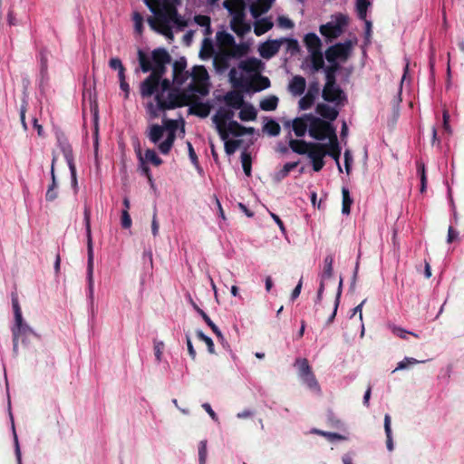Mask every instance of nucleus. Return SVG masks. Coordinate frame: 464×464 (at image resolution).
<instances>
[{
    "mask_svg": "<svg viewBox=\"0 0 464 464\" xmlns=\"http://www.w3.org/2000/svg\"><path fill=\"white\" fill-rule=\"evenodd\" d=\"M227 133L232 134L235 137H241L244 135V126L239 124L236 121H230L227 124Z\"/></svg>",
    "mask_w": 464,
    "mask_h": 464,
    "instance_id": "c03bdc74",
    "label": "nucleus"
},
{
    "mask_svg": "<svg viewBox=\"0 0 464 464\" xmlns=\"http://www.w3.org/2000/svg\"><path fill=\"white\" fill-rule=\"evenodd\" d=\"M165 132V128L159 124H151L149 128V132L147 134L149 140L157 144L163 137Z\"/></svg>",
    "mask_w": 464,
    "mask_h": 464,
    "instance_id": "c85d7f7f",
    "label": "nucleus"
},
{
    "mask_svg": "<svg viewBox=\"0 0 464 464\" xmlns=\"http://www.w3.org/2000/svg\"><path fill=\"white\" fill-rule=\"evenodd\" d=\"M194 21L198 25H199L201 27H205V28L210 27L211 20H210V17L208 15L197 14L194 16Z\"/></svg>",
    "mask_w": 464,
    "mask_h": 464,
    "instance_id": "052dcab7",
    "label": "nucleus"
},
{
    "mask_svg": "<svg viewBox=\"0 0 464 464\" xmlns=\"http://www.w3.org/2000/svg\"><path fill=\"white\" fill-rule=\"evenodd\" d=\"M333 263H334V257L332 255H328L325 256L324 260V270L322 274L323 280L331 278L333 276Z\"/></svg>",
    "mask_w": 464,
    "mask_h": 464,
    "instance_id": "37998d69",
    "label": "nucleus"
},
{
    "mask_svg": "<svg viewBox=\"0 0 464 464\" xmlns=\"http://www.w3.org/2000/svg\"><path fill=\"white\" fill-rule=\"evenodd\" d=\"M236 53L233 52H220L214 56L213 64L218 72H225L229 67V60Z\"/></svg>",
    "mask_w": 464,
    "mask_h": 464,
    "instance_id": "2eb2a0df",
    "label": "nucleus"
},
{
    "mask_svg": "<svg viewBox=\"0 0 464 464\" xmlns=\"http://www.w3.org/2000/svg\"><path fill=\"white\" fill-rule=\"evenodd\" d=\"M305 87V79L303 76L295 75L292 78L291 82H289L288 90L292 94L299 96L304 92Z\"/></svg>",
    "mask_w": 464,
    "mask_h": 464,
    "instance_id": "6ab92c4d",
    "label": "nucleus"
},
{
    "mask_svg": "<svg viewBox=\"0 0 464 464\" xmlns=\"http://www.w3.org/2000/svg\"><path fill=\"white\" fill-rule=\"evenodd\" d=\"M348 24V18L346 15L340 14L336 16L335 22H328L322 24L319 31L323 36L328 41L338 38L343 32V27Z\"/></svg>",
    "mask_w": 464,
    "mask_h": 464,
    "instance_id": "0eeeda50",
    "label": "nucleus"
},
{
    "mask_svg": "<svg viewBox=\"0 0 464 464\" xmlns=\"http://www.w3.org/2000/svg\"><path fill=\"white\" fill-rule=\"evenodd\" d=\"M304 43L309 53L322 51V41L314 33H308L305 34Z\"/></svg>",
    "mask_w": 464,
    "mask_h": 464,
    "instance_id": "a211bd4d",
    "label": "nucleus"
},
{
    "mask_svg": "<svg viewBox=\"0 0 464 464\" xmlns=\"http://www.w3.org/2000/svg\"><path fill=\"white\" fill-rule=\"evenodd\" d=\"M315 111L323 119L329 121H335L339 114V111L335 108L325 103H318Z\"/></svg>",
    "mask_w": 464,
    "mask_h": 464,
    "instance_id": "f3484780",
    "label": "nucleus"
},
{
    "mask_svg": "<svg viewBox=\"0 0 464 464\" xmlns=\"http://www.w3.org/2000/svg\"><path fill=\"white\" fill-rule=\"evenodd\" d=\"M307 121L305 115L304 117L295 118L293 121V130L297 137H303L305 134L307 128H309L306 122Z\"/></svg>",
    "mask_w": 464,
    "mask_h": 464,
    "instance_id": "c756f323",
    "label": "nucleus"
},
{
    "mask_svg": "<svg viewBox=\"0 0 464 464\" xmlns=\"http://www.w3.org/2000/svg\"><path fill=\"white\" fill-rule=\"evenodd\" d=\"M233 116V111L225 108H219L212 118L222 140H226L228 138L227 130L228 124L227 121H232Z\"/></svg>",
    "mask_w": 464,
    "mask_h": 464,
    "instance_id": "6e6552de",
    "label": "nucleus"
},
{
    "mask_svg": "<svg viewBox=\"0 0 464 464\" xmlns=\"http://www.w3.org/2000/svg\"><path fill=\"white\" fill-rule=\"evenodd\" d=\"M327 149H325V156L329 155L332 157L337 163L338 169L342 171V168L339 164V159L341 156V147L339 145L337 135H334L331 140H329V143H326Z\"/></svg>",
    "mask_w": 464,
    "mask_h": 464,
    "instance_id": "dca6fc26",
    "label": "nucleus"
},
{
    "mask_svg": "<svg viewBox=\"0 0 464 464\" xmlns=\"http://www.w3.org/2000/svg\"><path fill=\"white\" fill-rule=\"evenodd\" d=\"M56 188H57V184H50L49 185L48 189L45 194V199L47 201L51 202L57 198L58 193H57Z\"/></svg>",
    "mask_w": 464,
    "mask_h": 464,
    "instance_id": "e2e57ef3",
    "label": "nucleus"
},
{
    "mask_svg": "<svg viewBox=\"0 0 464 464\" xmlns=\"http://www.w3.org/2000/svg\"><path fill=\"white\" fill-rule=\"evenodd\" d=\"M392 333L397 335L398 337L401 338V339H406L407 338V334H411L416 338H419V335L415 333H412V332H409V331H406L405 329L401 328V327H398V326H393L392 328Z\"/></svg>",
    "mask_w": 464,
    "mask_h": 464,
    "instance_id": "680f3d73",
    "label": "nucleus"
},
{
    "mask_svg": "<svg viewBox=\"0 0 464 464\" xmlns=\"http://www.w3.org/2000/svg\"><path fill=\"white\" fill-rule=\"evenodd\" d=\"M298 164H299V161L285 163L284 165V167L275 174V179L276 181L283 180L289 175L291 170H293L294 169H295L298 166Z\"/></svg>",
    "mask_w": 464,
    "mask_h": 464,
    "instance_id": "c9c22d12",
    "label": "nucleus"
},
{
    "mask_svg": "<svg viewBox=\"0 0 464 464\" xmlns=\"http://www.w3.org/2000/svg\"><path fill=\"white\" fill-rule=\"evenodd\" d=\"M312 67L314 72L324 68V61L322 51L310 53Z\"/></svg>",
    "mask_w": 464,
    "mask_h": 464,
    "instance_id": "58836bf2",
    "label": "nucleus"
},
{
    "mask_svg": "<svg viewBox=\"0 0 464 464\" xmlns=\"http://www.w3.org/2000/svg\"><path fill=\"white\" fill-rule=\"evenodd\" d=\"M121 227L125 229L130 228L132 225V221H131L130 213L127 210L121 211Z\"/></svg>",
    "mask_w": 464,
    "mask_h": 464,
    "instance_id": "338daca9",
    "label": "nucleus"
},
{
    "mask_svg": "<svg viewBox=\"0 0 464 464\" xmlns=\"http://www.w3.org/2000/svg\"><path fill=\"white\" fill-rule=\"evenodd\" d=\"M224 99L226 103L234 109H240L244 105L243 95L236 91L228 92L225 95Z\"/></svg>",
    "mask_w": 464,
    "mask_h": 464,
    "instance_id": "4be33fe9",
    "label": "nucleus"
},
{
    "mask_svg": "<svg viewBox=\"0 0 464 464\" xmlns=\"http://www.w3.org/2000/svg\"><path fill=\"white\" fill-rule=\"evenodd\" d=\"M58 142L67 164L74 163L72 149L67 139L64 137H59Z\"/></svg>",
    "mask_w": 464,
    "mask_h": 464,
    "instance_id": "bb28decb",
    "label": "nucleus"
},
{
    "mask_svg": "<svg viewBox=\"0 0 464 464\" xmlns=\"http://www.w3.org/2000/svg\"><path fill=\"white\" fill-rule=\"evenodd\" d=\"M137 54L142 72H150V74L140 83V88L141 97L148 98L159 92L160 80L167 72V65L171 62V56L163 47L154 49L150 57L141 49L138 50Z\"/></svg>",
    "mask_w": 464,
    "mask_h": 464,
    "instance_id": "f257e3e1",
    "label": "nucleus"
},
{
    "mask_svg": "<svg viewBox=\"0 0 464 464\" xmlns=\"http://www.w3.org/2000/svg\"><path fill=\"white\" fill-rule=\"evenodd\" d=\"M223 6L232 14V17L239 14V12L245 14L244 0H225Z\"/></svg>",
    "mask_w": 464,
    "mask_h": 464,
    "instance_id": "b1692460",
    "label": "nucleus"
},
{
    "mask_svg": "<svg viewBox=\"0 0 464 464\" xmlns=\"http://www.w3.org/2000/svg\"><path fill=\"white\" fill-rule=\"evenodd\" d=\"M193 96L186 93L185 92H179V90L169 91L168 97L165 100L162 92H157L155 95L156 103L160 111L173 110L180 108L191 103Z\"/></svg>",
    "mask_w": 464,
    "mask_h": 464,
    "instance_id": "7ed1b4c3",
    "label": "nucleus"
},
{
    "mask_svg": "<svg viewBox=\"0 0 464 464\" xmlns=\"http://www.w3.org/2000/svg\"><path fill=\"white\" fill-rule=\"evenodd\" d=\"M273 0H256L250 6V12L254 17H258L262 14L268 12L271 8Z\"/></svg>",
    "mask_w": 464,
    "mask_h": 464,
    "instance_id": "aec40b11",
    "label": "nucleus"
},
{
    "mask_svg": "<svg viewBox=\"0 0 464 464\" xmlns=\"http://www.w3.org/2000/svg\"><path fill=\"white\" fill-rule=\"evenodd\" d=\"M278 104V98L275 95H270L260 102V109L266 111H275Z\"/></svg>",
    "mask_w": 464,
    "mask_h": 464,
    "instance_id": "e433bc0d",
    "label": "nucleus"
},
{
    "mask_svg": "<svg viewBox=\"0 0 464 464\" xmlns=\"http://www.w3.org/2000/svg\"><path fill=\"white\" fill-rule=\"evenodd\" d=\"M342 285H343V279L341 278L340 282H339V287H338V291L336 294V297L334 300V309H333V312H332L331 315L329 316L328 320L326 321V324H331L336 316V313H337V309H338V306L340 304V298H341V295H342Z\"/></svg>",
    "mask_w": 464,
    "mask_h": 464,
    "instance_id": "a18cd8bd",
    "label": "nucleus"
},
{
    "mask_svg": "<svg viewBox=\"0 0 464 464\" xmlns=\"http://www.w3.org/2000/svg\"><path fill=\"white\" fill-rule=\"evenodd\" d=\"M202 319L204 322L211 328L213 333L217 335V337L220 340H223V334L218 329V327L212 322V320L209 318V316L207 314H203Z\"/></svg>",
    "mask_w": 464,
    "mask_h": 464,
    "instance_id": "4d7b16f0",
    "label": "nucleus"
},
{
    "mask_svg": "<svg viewBox=\"0 0 464 464\" xmlns=\"http://www.w3.org/2000/svg\"><path fill=\"white\" fill-rule=\"evenodd\" d=\"M256 111L253 107V105L248 104L242 107L241 111H239V119L244 121H255L256 119Z\"/></svg>",
    "mask_w": 464,
    "mask_h": 464,
    "instance_id": "72a5a7b5",
    "label": "nucleus"
},
{
    "mask_svg": "<svg viewBox=\"0 0 464 464\" xmlns=\"http://www.w3.org/2000/svg\"><path fill=\"white\" fill-rule=\"evenodd\" d=\"M280 130V125L274 120H269L264 126V130L271 136H277Z\"/></svg>",
    "mask_w": 464,
    "mask_h": 464,
    "instance_id": "8fccbe9b",
    "label": "nucleus"
},
{
    "mask_svg": "<svg viewBox=\"0 0 464 464\" xmlns=\"http://www.w3.org/2000/svg\"><path fill=\"white\" fill-rule=\"evenodd\" d=\"M217 40L221 46H234L237 50L243 48L236 45L233 35L227 32H218L217 34Z\"/></svg>",
    "mask_w": 464,
    "mask_h": 464,
    "instance_id": "473e14b6",
    "label": "nucleus"
},
{
    "mask_svg": "<svg viewBox=\"0 0 464 464\" xmlns=\"http://www.w3.org/2000/svg\"><path fill=\"white\" fill-rule=\"evenodd\" d=\"M178 3L165 2L156 13L155 17H150L148 24L150 28L166 36H172L170 22H173L179 15L176 5Z\"/></svg>",
    "mask_w": 464,
    "mask_h": 464,
    "instance_id": "f03ea898",
    "label": "nucleus"
},
{
    "mask_svg": "<svg viewBox=\"0 0 464 464\" xmlns=\"http://www.w3.org/2000/svg\"><path fill=\"white\" fill-rule=\"evenodd\" d=\"M314 432L327 438L330 440H344V437L343 435H341L339 433H335V432H327V431H323V430H314Z\"/></svg>",
    "mask_w": 464,
    "mask_h": 464,
    "instance_id": "69168bd1",
    "label": "nucleus"
},
{
    "mask_svg": "<svg viewBox=\"0 0 464 464\" xmlns=\"http://www.w3.org/2000/svg\"><path fill=\"white\" fill-rule=\"evenodd\" d=\"M241 162H242V168H243L245 174L247 177L251 176L252 160H251L250 154L246 151L242 152Z\"/></svg>",
    "mask_w": 464,
    "mask_h": 464,
    "instance_id": "09e8293b",
    "label": "nucleus"
},
{
    "mask_svg": "<svg viewBox=\"0 0 464 464\" xmlns=\"http://www.w3.org/2000/svg\"><path fill=\"white\" fill-rule=\"evenodd\" d=\"M175 140H176L175 131L173 130H170L168 132L166 140L159 144V150L160 151V153H162L164 155L169 154V152L170 151V150L174 144Z\"/></svg>",
    "mask_w": 464,
    "mask_h": 464,
    "instance_id": "2f4dec72",
    "label": "nucleus"
},
{
    "mask_svg": "<svg viewBox=\"0 0 464 464\" xmlns=\"http://www.w3.org/2000/svg\"><path fill=\"white\" fill-rule=\"evenodd\" d=\"M236 70L230 71V78L235 86H240L245 92H261L270 87V80L259 72L253 76L250 80L236 79L234 74Z\"/></svg>",
    "mask_w": 464,
    "mask_h": 464,
    "instance_id": "423d86ee",
    "label": "nucleus"
},
{
    "mask_svg": "<svg viewBox=\"0 0 464 464\" xmlns=\"http://www.w3.org/2000/svg\"><path fill=\"white\" fill-rule=\"evenodd\" d=\"M225 141V151L227 155H232L236 152V150L241 146V140H228V138L224 140Z\"/></svg>",
    "mask_w": 464,
    "mask_h": 464,
    "instance_id": "de8ad7c7",
    "label": "nucleus"
},
{
    "mask_svg": "<svg viewBox=\"0 0 464 464\" xmlns=\"http://www.w3.org/2000/svg\"><path fill=\"white\" fill-rule=\"evenodd\" d=\"M295 366L301 377H314V373L309 365V362L305 358H298L295 360Z\"/></svg>",
    "mask_w": 464,
    "mask_h": 464,
    "instance_id": "a878e982",
    "label": "nucleus"
},
{
    "mask_svg": "<svg viewBox=\"0 0 464 464\" xmlns=\"http://www.w3.org/2000/svg\"><path fill=\"white\" fill-rule=\"evenodd\" d=\"M84 224L86 228L87 237V249H88V262H87V279H88V290L89 298L93 301L94 298V280H93V247H92V237L91 230V209L90 208H84L83 211Z\"/></svg>",
    "mask_w": 464,
    "mask_h": 464,
    "instance_id": "20e7f679",
    "label": "nucleus"
},
{
    "mask_svg": "<svg viewBox=\"0 0 464 464\" xmlns=\"http://www.w3.org/2000/svg\"><path fill=\"white\" fill-rule=\"evenodd\" d=\"M315 100L314 93L312 92V87H309L307 93L299 100L300 110H308L312 107Z\"/></svg>",
    "mask_w": 464,
    "mask_h": 464,
    "instance_id": "4c0bfd02",
    "label": "nucleus"
},
{
    "mask_svg": "<svg viewBox=\"0 0 464 464\" xmlns=\"http://www.w3.org/2000/svg\"><path fill=\"white\" fill-rule=\"evenodd\" d=\"M186 66L187 62L184 58L173 63V82L179 85L183 84L189 76L188 72L185 71Z\"/></svg>",
    "mask_w": 464,
    "mask_h": 464,
    "instance_id": "ddd939ff",
    "label": "nucleus"
},
{
    "mask_svg": "<svg viewBox=\"0 0 464 464\" xmlns=\"http://www.w3.org/2000/svg\"><path fill=\"white\" fill-rule=\"evenodd\" d=\"M322 97L325 102H334L336 105L343 104L347 99L344 92L336 82L324 83Z\"/></svg>",
    "mask_w": 464,
    "mask_h": 464,
    "instance_id": "1a4fd4ad",
    "label": "nucleus"
},
{
    "mask_svg": "<svg viewBox=\"0 0 464 464\" xmlns=\"http://www.w3.org/2000/svg\"><path fill=\"white\" fill-rule=\"evenodd\" d=\"M384 430L386 434V445L387 449L392 451L393 450V442L392 438V428H391V416L385 414L384 416Z\"/></svg>",
    "mask_w": 464,
    "mask_h": 464,
    "instance_id": "79ce46f5",
    "label": "nucleus"
},
{
    "mask_svg": "<svg viewBox=\"0 0 464 464\" xmlns=\"http://www.w3.org/2000/svg\"><path fill=\"white\" fill-rule=\"evenodd\" d=\"M145 158L156 167L161 165L163 162L162 160L157 155L156 151L150 149H148L145 151Z\"/></svg>",
    "mask_w": 464,
    "mask_h": 464,
    "instance_id": "5fc2aeb1",
    "label": "nucleus"
},
{
    "mask_svg": "<svg viewBox=\"0 0 464 464\" xmlns=\"http://www.w3.org/2000/svg\"><path fill=\"white\" fill-rule=\"evenodd\" d=\"M327 144L320 142H312L307 151V155L310 160L314 159H324L325 157V149Z\"/></svg>",
    "mask_w": 464,
    "mask_h": 464,
    "instance_id": "5701e85b",
    "label": "nucleus"
},
{
    "mask_svg": "<svg viewBox=\"0 0 464 464\" xmlns=\"http://www.w3.org/2000/svg\"><path fill=\"white\" fill-rule=\"evenodd\" d=\"M132 20L134 22V27L138 34H141L143 31V16L139 12H134L132 15Z\"/></svg>",
    "mask_w": 464,
    "mask_h": 464,
    "instance_id": "13d9d810",
    "label": "nucleus"
},
{
    "mask_svg": "<svg viewBox=\"0 0 464 464\" xmlns=\"http://www.w3.org/2000/svg\"><path fill=\"white\" fill-rule=\"evenodd\" d=\"M273 27V23L267 18L257 20L254 25V33L256 35L260 36L268 32Z\"/></svg>",
    "mask_w": 464,
    "mask_h": 464,
    "instance_id": "7c9ffc66",
    "label": "nucleus"
},
{
    "mask_svg": "<svg viewBox=\"0 0 464 464\" xmlns=\"http://www.w3.org/2000/svg\"><path fill=\"white\" fill-rule=\"evenodd\" d=\"M109 65L112 70L125 71V68L119 58H111L109 62Z\"/></svg>",
    "mask_w": 464,
    "mask_h": 464,
    "instance_id": "774afa93",
    "label": "nucleus"
},
{
    "mask_svg": "<svg viewBox=\"0 0 464 464\" xmlns=\"http://www.w3.org/2000/svg\"><path fill=\"white\" fill-rule=\"evenodd\" d=\"M340 70V64L338 63H330L324 68L325 72V83H335L336 82V72Z\"/></svg>",
    "mask_w": 464,
    "mask_h": 464,
    "instance_id": "f704fd0d",
    "label": "nucleus"
},
{
    "mask_svg": "<svg viewBox=\"0 0 464 464\" xmlns=\"http://www.w3.org/2000/svg\"><path fill=\"white\" fill-rule=\"evenodd\" d=\"M419 362H420V361H418L414 358L406 357L404 360H402L401 362H400L398 363V366L394 370H392V372H394L397 370L409 368L410 366L418 364Z\"/></svg>",
    "mask_w": 464,
    "mask_h": 464,
    "instance_id": "bf43d9fd",
    "label": "nucleus"
},
{
    "mask_svg": "<svg viewBox=\"0 0 464 464\" xmlns=\"http://www.w3.org/2000/svg\"><path fill=\"white\" fill-rule=\"evenodd\" d=\"M343 206L342 212L343 214H349L351 211V205L353 204V199L350 197L349 190L346 188H343Z\"/></svg>",
    "mask_w": 464,
    "mask_h": 464,
    "instance_id": "49530a36",
    "label": "nucleus"
},
{
    "mask_svg": "<svg viewBox=\"0 0 464 464\" xmlns=\"http://www.w3.org/2000/svg\"><path fill=\"white\" fill-rule=\"evenodd\" d=\"M13 343H14V351L16 352L18 346V341L21 338L24 343V338L27 337L30 334H35L34 331L23 322V317L21 318V323H16L13 327Z\"/></svg>",
    "mask_w": 464,
    "mask_h": 464,
    "instance_id": "9b49d317",
    "label": "nucleus"
},
{
    "mask_svg": "<svg viewBox=\"0 0 464 464\" xmlns=\"http://www.w3.org/2000/svg\"><path fill=\"white\" fill-rule=\"evenodd\" d=\"M196 335L198 338V340L204 342L207 344L208 351L209 353H215L214 343L210 337L204 334L203 332L200 330L196 332Z\"/></svg>",
    "mask_w": 464,
    "mask_h": 464,
    "instance_id": "603ef678",
    "label": "nucleus"
},
{
    "mask_svg": "<svg viewBox=\"0 0 464 464\" xmlns=\"http://www.w3.org/2000/svg\"><path fill=\"white\" fill-rule=\"evenodd\" d=\"M246 14L239 12L231 19V29L238 35L243 36L250 31V25L245 22Z\"/></svg>",
    "mask_w": 464,
    "mask_h": 464,
    "instance_id": "4468645a",
    "label": "nucleus"
},
{
    "mask_svg": "<svg viewBox=\"0 0 464 464\" xmlns=\"http://www.w3.org/2000/svg\"><path fill=\"white\" fill-rule=\"evenodd\" d=\"M281 40H282V43L283 42L286 43V44H287L286 49L288 52L291 53L292 55H295L300 52V46H299L297 40L292 39V38L281 39Z\"/></svg>",
    "mask_w": 464,
    "mask_h": 464,
    "instance_id": "864d4df0",
    "label": "nucleus"
},
{
    "mask_svg": "<svg viewBox=\"0 0 464 464\" xmlns=\"http://www.w3.org/2000/svg\"><path fill=\"white\" fill-rule=\"evenodd\" d=\"M144 3L150 11L154 14L165 2L164 0H144Z\"/></svg>",
    "mask_w": 464,
    "mask_h": 464,
    "instance_id": "0e129e2a",
    "label": "nucleus"
},
{
    "mask_svg": "<svg viewBox=\"0 0 464 464\" xmlns=\"http://www.w3.org/2000/svg\"><path fill=\"white\" fill-rule=\"evenodd\" d=\"M238 67L246 72H259L262 67V62L256 58H248L241 61Z\"/></svg>",
    "mask_w": 464,
    "mask_h": 464,
    "instance_id": "412c9836",
    "label": "nucleus"
},
{
    "mask_svg": "<svg viewBox=\"0 0 464 464\" xmlns=\"http://www.w3.org/2000/svg\"><path fill=\"white\" fill-rule=\"evenodd\" d=\"M210 112V106L208 103L197 102L190 105L189 113L206 118Z\"/></svg>",
    "mask_w": 464,
    "mask_h": 464,
    "instance_id": "cd10ccee",
    "label": "nucleus"
},
{
    "mask_svg": "<svg viewBox=\"0 0 464 464\" xmlns=\"http://www.w3.org/2000/svg\"><path fill=\"white\" fill-rule=\"evenodd\" d=\"M282 40L266 41L260 45L259 53L264 59H270L280 50Z\"/></svg>",
    "mask_w": 464,
    "mask_h": 464,
    "instance_id": "f8f14e48",
    "label": "nucleus"
},
{
    "mask_svg": "<svg viewBox=\"0 0 464 464\" xmlns=\"http://www.w3.org/2000/svg\"><path fill=\"white\" fill-rule=\"evenodd\" d=\"M371 5V0H356L355 7L359 19L365 20L368 7Z\"/></svg>",
    "mask_w": 464,
    "mask_h": 464,
    "instance_id": "a19ab883",
    "label": "nucleus"
},
{
    "mask_svg": "<svg viewBox=\"0 0 464 464\" xmlns=\"http://www.w3.org/2000/svg\"><path fill=\"white\" fill-rule=\"evenodd\" d=\"M352 48L351 41L338 43L327 48L325 58L330 63H337V59H347Z\"/></svg>",
    "mask_w": 464,
    "mask_h": 464,
    "instance_id": "9d476101",
    "label": "nucleus"
},
{
    "mask_svg": "<svg viewBox=\"0 0 464 464\" xmlns=\"http://www.w3.org/2000/svg\"><path fill=\"white\" fill-rule=\"evenodd\" d=\"M192 77L194 81H206L208 77L206 68L202 65L193 68Z\"/></svg>",
    "mask_w": 464,
    "mask_h": 464,
    "instance_id": "3c124183",
    "label": "nucleus"
},
{
    "mask_svg": "<svg viewBox=\"0 0 464 464\" xmlns=\"http://www.w3.org/2000/svg\"><path fill=\"white\" fill-rule=\"evenodd\" d=\"M213 54H214V47H213L212 42L209 39L205 38L203 40L202 47L199 52V56L201 59L205 60V59H208V58L212 57Z\"/></svg>",
    "mask_w": 464,
    "mask_h": 464,
    "instance_id": "ea45409f",
    "label": "nucleus"
},
{
    "mask_svg": "<svg viewBox=\"0 0 464 464\" xmlns=\"http://www.w3.org/2000/svg\"><path fill=\"white\" fill-rule=\"evenodd\" d=\"M311 143L312 142H307L304 140L290 139L289 147L294 152L300 155H304L307 154Z\"/></svg>",
    "mask_w": 464,
    "mask_h": 464,
    "instance_id": "393cba45",
    "label": "nucleus"
},
{
    "mask_svg": "<svg viewBox=\"0 0 464 464\" xmlns=\"http://www.w3.org/2000/svg\"><path fill=\"white\" fill-rule=\"evenodd\" d=\"M305 118L309 121L308 132L313 139L316 140H331L336 135V130L331 122L312 114H305Z\"/></svg>",
    "mask_w": 464,
    "mask_h": 464,
    "instance_id": "39448f33",
    "label": "nucleus"
},
{
    "mask_svg": "<svg viewBox=\"0 0 464 464\" xmlns=\"http://www.w3.org/2000/svg\"><path fill=\"white\" fill-rule=\"evenodd\" d=\"M207 440H201L198 444V462L199 464H206L207 460Z\"/></svg>",
    "mask_w": 464,
    "mask_h": 464,
    "instance_id": "6e6d98bb",
    "label": "nucleus"
}]
</instances>
